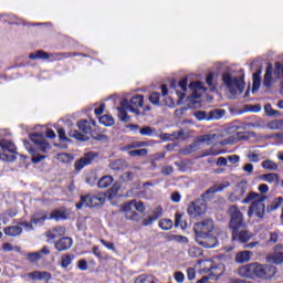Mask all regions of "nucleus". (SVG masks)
Returning <instances> with one entry per match:
<instances>
[{
	"label": "nucleus",
	"mask_w": 283,
	"mask_h": 283,
	"mask_svg": "<svg viewBox=\"0 0 283 283\" xmlns=\"http://www.w3.org/2000/svg\"><path fill=\"white\" fill-rule=\"evenodd\" d=\"M264 200H266V196L260 195L258 192H249L247 197L241 201V205H250L248 209V218H253L255 216L260 220L264 218V213H266V206H264Z\"/></svg>",
	"instance_id": "obj_1"
},
{
	"label": "nucleus",
	"mask_w": 283,
	"mask_h": 283,
	"mask_svg": "<svg viewBox=\"0 0 283 283\" xmlns=\"http://www.w3.org/2000/svg\"><path fill=\"white\" fill-rule=\"evenodd\" d=\"M223 87H226L227 92L230 94V98H235V96H240L242 92H244V77L235 76L232 73H224L222 75Z\"/></svg>",
	"instance_id": "obj_2"
},
{
	"label": "nucleus",
	"mask_w": 283,
	"mask_h": 283,
	"mask_svg": "<svg viewBox=\"0 0 283 283\" xmlns=\"http://www.w3.org/2000/svg\"><path fill=\"white\" fill-rule=\"evenodd\" d=\"M143 95H136L129 102L127 99H123L120 102V106L117 108L120 120L128 123L129 116L127 115V112H132V114H136V116H138V114H140L138 108L143 107Z\"/></svg>",
	"instance_id": "obj_3"
},
{
	"label": "nucleus",
	"mask_w": 283,
	"mask_h": 283,
	"mask_svg": "<svg viewBox=\"0 0 283 283\" xmlns=\"http://www.w3.org/2000/svg\"><path fill=\"white\" fill-rule=\"evenodd\" d=\"M253 279L259 277L260 280H272L277 273V268L271 264L252 263Z\"/></svg>",
	"instance_id": "obj_4"
},
{
	"label": "nucleus",
	"mask_w": 283,
	"mask_h": 283,
	"mask_svg": "<svg viewBox=\"0 0 283 283\" xmlns=\"http://www.w3.org/2000/svg\"><path fill=\"white\" fill-rule=\"evenodd\" d=\"M227 213L230 218L229 229H242L244 227V213L237 205L230 206Z\"/></svg>",
	"instance_id": "obj_5"
},
{
	"label": "nucleus",
	"mask_w": 283,
	"mask_h": 283,
	"mask_svg": "<svg viewBox=\"0 0 283 283\" xmlns=\"http://www.w3.org/2000/svg\"><path fill=\"white\" fill-rule=\"evenodd\" d=\"M123 211L126 212L125 217L127 220L138 222V220H140V216L136 211L143 213V211H145V205L143 201H130L129 203H125L123 206Z\"/></svg>",
	"instance_id": "obj_6"
},
{
	"label": "nucleus",
	"mask_w": 283,
	"mask_h": 283,
	"mask_svg": "<svg viewBox=\"0 0 283 283\" xmlns=\"http://www.w3.org/2000/svg\"><path fill=\"white\" fill-rule=\"evenodd\" d=\"M106 197L103 193L98 195H85L81 197L78 203H76L77 209H83V207H103L105 205Z\"/></svg>",
	"instance_id": "obj_7"
},
{
	"label": "nucleus",
	"mask_w": 283,
	"mask_h": 283,
	"mask_svg": "<svg viewBox=\"0 0 283 283\" xmlns=\"http://www.w3.org/2000/svg\"><path fill=\"white\" fill-rule=\"evenodd\" d=\"M78 130H71L69 136L71 138H75L76 140H82L86 143L90 139V135L92 134V127L90 126V122L81 120L77 123Z\"/></svg>",
	"instance_id": "obj_8"
},
{
	"label": "nucleus",
	"mask_w": 283,
	"mask_h": 283,
	"mask_svg": "<svg viewBox=\"0 0 283 283\" xmlns=\"http://www.w3.org/2000/svg\"><path fill=\"white\" fill-rule=\"evenodd\" d=\"M248 190L249 182H247V180H242L234 186L233 191H231L228 196V200L230 202H239V200H242V198L247 196Z\"/></svg>",
	"instance_id": "obj_9"
},
{
	"label": "nucleus",
	"mask_w": 283,
	"mask_h": 283,
	"mask_svg": "<svg viewBox=\"0 0 283 283\" xmlns=\"http://www.w3.org/2000/svg\"><path fill=\"white\" fill-rule=\"evenodd\" d=\"M207 213V203L202 199L195 200L188 207V214L190 218H200V216H205Z\"/></svg>",
	"instance_id": "obj_10"
},
{
	"label": "nucleus",
	"mask_w": 283,
	"mask_h": 283,
	"mask_svg": "<svg viewBox=\"0 0 283 283\" xmlns=\"http://www.w3.org/2000/svg\"><path fill=\"white\" fill-rule=\"evenodd\" d=\"M195 240L199 247H203V249H213L218 247V239L210 234H200L196 235Z\"/></svg>",
	"instance_id": "obj_11"
},
{
	"label": "nucleus",
	"mask_w": 283,
	"mask_h": 283,
	"mask_svg": "<svg viewBox=\"0 0 283 283\" xmlns=\"http://www.w3.org/2000/svg\"><path fill=\"white\" fill-rule=\"evenodd\" d=\"M195 235H207L213 231V220H203L193 227Z\"/></svg>",
	"instance_id": "obj_12"
},
{
	"label": "nucleus",
	"mask_w": 283,
	"mask_h": 283,
	"mask_svg": "<svg viewBox=\"0 0 283 283\" xmlns=\"http://www.w3.org/2000/svg\"><path fill=\"white\" fill-rule=\"evenodd\" d=\"M232 231V242H240L241 244H247L253 234L247 230L230 229Z\"/></svg>",
	"instance_id": "obj_13"
},
{
	"label": "nucleus",
	"mask_w": 283,
	"mask_h": 283,
	"mask_svg": "<svg viewBox=\"0 0 283 283\" xmlns=\"http://www.w3.org/2000/svg\"><path fill=\"white\" fill-rule=\"evenodd\" d=\"M31 140L39 147L40 151H43V154L52 149V146H50V143H48V140H45V137H43L41 134L31 135Z\"/></svg>",
	"instance_id": "obj_14"
},
{
	"label": "nucleus",
	"mask_w": 283,
	"mask_h": 283,
	"mask_svg": "<svg viewBox=\"0 0 283 283\" xmlns=\"http://www.w3.org/2000/svg\"><path fill=\"white\" fill-rule=\"evenodd\" d=\"M96 154L94 153H86L82 158H80L75 163V169L76 171H81L84 167H87V165H92V160H94V157Z\"/></svg>",
	"instance_id": "obj_15"
},
{
	"label": "nucleus",
	"mask_w": 283,
	"mask_h": 283,
	"mask_svg": "<svg viewBox=\"0 0 283 283\" xmlns=\"http://www.w3.org/2000/svg\"><path fill=\"white\" fill-rule=\"evenodd\" d=\"M45 255H50V248L49 247H43L38 252L29 253L27 255V260L29 262L34 263V262H39V260H43V258H45Z\"/></svg>",
	"instance_id": "obj_16"
},
{
	"label": "nucleus",
	"mask_w": 283,
	"mask_h": 283,
	"mask_svg": "<svg viewBox=\"0 0 283 283\" xmlns=\"http://www.w3.org/2000/svg\"><path fill=\"white\" fill-rule=\"evenodd\" d=\"M189 88L192 92V96L195 98H200V96L207 92V87L202 82H192L190 83Z\"/></svg>",
	"instance_id": "obj_17"
},
{
	"label": "nucleus",
	"mask_w": 283,
	"mask_h": 283,
	"mask_svg": "<svg viewBox=\"0 0 283 283\" xmlns=\"http://www.w3.org/2000/svg\"><path fill=\"white\" fill-rule=\"evenodd\" d=\"M45 220H50V213H48L46 211L38 212L31 217V223L35 224V227L43 226V222H45Z\"/></svg>",
	"instance_id": "obj_18"
},
{
	"label": "nucleus",
	"mask_w": 283,
	"mask_h": 283,
	"mask_svg": "<svg viewBox=\"0 0 283 283\" xmlns=\"http://www.w3.org/2000/svg\"><path fill=\"white\" fill-rule=\"evenodd\" d=\"M27 275H28V277H30V280H34V281L45 280L48 282V281L52 280V274H50V272H45V271H34Z\"/></svg>",
	"instance_id": "obj_19"
},
{
	"label": "nucleus",
	"mask_w": 283,
	"mask_h": 283,
	"mask_svg": "<svg viewBox=\"0 0 283 283\" xmlns=\"http://www.w3.org/2000/svg\"><path fill=\"white\" fill-rule=\"evenodd\" d=\"M55 249L56 251H67L69 249H72V239L64 237L55 242Z\"/></svg>",
	"instance_id": "obj_20"
},
{
	"label": "nucleus",
	"mask_w": 283,
	"mask_h": 283,
	"mask_svg": "<svg viewBox=\"0 0 283 283\" xmlns=\"http://www.w3.org/2000/svg\"><path fill=\"white\" fill-rule=\"evenodd\" d=\"M251 258H253V252L251 251H240L235 254V262L237 264H244L247 262L251 261Z\"/></svg>",
	"instance_id": "obj_21"
},
{
	"label": "nucleus",
	"mask_w": 283,
	"mask_h": 283,
	"mask_svg": "<svg viewBox=\"0 0 283 283\" xmlns=\"http://www.w3.org/2000/svg\"><path fill=\"white\" fill-rule=\"evenodd\" d=\"M238 273L240 277H248L249 280H253V263L242 265L239 268Z\"/></svg>",
	"instance_id": "obj_22"
},
{
	"label": "nucleus",
	"mask_w": 283,
	"mask_h": 283,
	"mask_svg": "<svg viewBox=\"0 0 283 283\" xmlns=\"http://www.w3.org/2000/svg\"><path fill=\"white\" fill-rule=\"evenodd\" d=\"M4 235L9 238H17V235H21L23 233V228L21 226H9L3 229Z\"/></svg>",
	"instance_id": "obj_23"
},
{
	"label": "nucleus",
	"mask_w": 283,
	"mask_h": 283,
	"mask_svg": "<svg viewBox=\"0 0 283 283\" xmlns=\"http://www.w3.org/2000/svg\"><path fill=\"white\" fill-rule=\"evenodd\" d=\"M260 180L269 182V185H280V175L275 172H269L260 176Z\"/></svg>",
	"instance_id": "obj_24"
},
{
	"label": "nucleus",
	"mask_w": 283,
	"mask_h": 283,
	"mask_svg": "<svg viewBox=\"0 0 283 283\" xmlns=\"http://www.w3.org/2000/svg\"><path fill=\"white\" fill-rule=\"evenodd\" d=\"M61 235H65V228L63 227L52 228L46 232L49 240H56V238H61Z\"/></svg>",
	"instance_id": "obj_25"
},
{
	"label": "nucleus",
	"mask_w": 283,
	"mask_h": 283,
	"mask_svg": "<svg viewBox=\"0 0 283 283\" xmlns=\"http://www.w3.org/2000/svg\"><path fill=\"white\" fill-rule=\"evenodd\" d=\"M227 187H230L229 181H226L224 184H217L206 191L203 198H207L210 193H218V191H224Z\"/></svg>",
	"instance_id": "obj_26"
},
{
	"label": "nucleus",
	"mask_w": 283,
	"mask_h": 283,
	"mask_svg": "<svg viewBox=\"0 0 283 283\" xmlns=\"http://www.w3.org/2000/svg\"><path fill=\"white\" fill-rule=\"evenodd\" d=\"M0 147L1 149H3V151H10V154H17V146H14V143L8 139H1Z\"/></svg>",
	"instance_id": "obj_27"
},
{
	"label": "nucleus",
	"mask_w": 283,
	"mask_h": 283,
	"mask_svg": "<svg viewBox=\"0 0 283 283\" xmlns=\"http://www.w3.org/2000/svg\"><path fill=\"white\" fill-rule=\"evenodd\" d=\"M66 218H67V213L63 209L53 210L49 214V220H56V221H59V220H65Z\"/></svg>",
	"instance_id": "obj_28"
},
{
	"label": "nucleus",
	"mask_w": 283,
	"mask_h": 283,
	"mask_svg": "<svg viewBox=\"0 0 283 283\" xmlns=\"http://www.w3.org/2000/svg\"><path fill=\"white\" fill-rule=\"evenodd\" d=\"M25 149H28L30 156H32V163H34V165H39V163L45 160V156L44 155H39L36 154V150H34L33 148H30V146H28V144H25Z\"/></svg>",
	"instance_id": "obj_29"
},
{
	"label": "nucleus",
	"mask_w": 283,
	"mask_h": 283,
	"mask_svg": "<svg viewBox=\"0 0 283 283\" xmlns=\"http://www.w3.org/2000/svg\"><path fill=\"white\" fill-rule=\"evenodd\" d=\"M273 85V66H268L264 80H263V87H271Z\"/></svg>",
	"instance_id": "obj_30"
},
{
	"label": "nucleus",
	"mask_w": 283,
	"mask_h": 283,
	"mask_svg": "<svg viewBox=\"0 0 283 283\" xmlns=\"http://www.w3.org/2000/svg\"><path fill=\"white\" fill-rule=\"evenodd\" d=\"M158 227L163 231H171V229H174V221L167 218L160 219L158 222Z\"/></svg>",
	"instance_id": "obj_31"
},
{
	"label": "nucleus",
	"mask_w": 283,
	"mask_h": 283,
	"mask_svg": "<svg viewBox=\"0 0 283 283\" xmlns=\"http://www.w3.org/2000/svg\"><path fill=\"white\" fill-rule=\"evenodd\" d=\"M227 114L224 109H213L208 113V120H220Z\"/></svg>",
	"instance_id": "obj_32"
},
{
	"label": "nucleus",
	"mask_w": 283,
	"mask_h": 283,
	"mask_svg": "<svg viewBox=\"0 0 283 283\" xmlns=\"http://www.w3.org/2000/svg\"><path fill=\"white\" fill-rule=\"evenodd\" d=\"M140 147H149V144L147 142L133 140L124 146V149L128 151L129 149H140Z\"/></svg>",
	"instance_id": "obj_33"
},
{
	"label": "nucleus",
	"mask_w": 283,
	"mask_h": 283,
	"mask_svg": "<svg viewBox=\"0 0 283 283\" xmlns=\"http://www.w3.org/2000/svg\"><path fill=\"white\" fill-rule=\"evenodd\" d=\"M112 182H114V178L112 176H104L98 180L97 187L99 189H107Z\"/></svg>",
	"instance_id": "obj_34"
},
{
	"label": "nucleus",
	"mask_w": 283,
	"mask_h": 283,
	"mask_svg": "<svg viewBox=\"0 0 283 283\" xmlns=\"http://www.w3.org/2000/svg\"><path fill=\"white\" fill-rule=\"evenodd\" d=\"M268 262H271L272 264H282L283 253L282 252H274V253L268 255Z\"/></svg>",
	"instance_id": "obj_35"
},
{
	"label": "nucleus",
	"mask_w": 283,
	"mask_h": 283,
	"mask_svg": "<svg viewBox=\"0 0 283 283\" xmlns=\"http://www.w3.org/2000/svg\"><path fill=\"white\" fill-rule=\"evenodd\" d=\"M207 264L209 266L207 271H210L216 277H220L224 273V269L213 265V261H208ZM218 269L220 270L218 271Z\"/></svg>",
	"instance_id": "obj_36"
},
{
	"label": "nucleus",
	"mask_w": 283,
	"mask_h": 283,
	"mask_svg": "<svg viewBox=\"0 0 283 283\" xmlns=\"http://www.w3.org/2000/svg\"><path fill=\"white\" fill-rule=\"evenodd\" d=\"M216 138H218V135L216 134L203 135L199 137L198 143H205L206 145H213V143H216Z\"/></svg>",
	"instance_id": "obj_37"
},
{
	"label": "nucleus",
	"mask_w": 283,
	"mask_h": 283,
	"mask_svg": "<svg viewBox=\"0 0 283 283\" xmlns=\"http://www.w3.org/2000/svg\"><path fill=\"white\" fill-rule=\"evenodd\" d=\"M261 167L263 169H266L268 171H277V164L271 159H266L261 164Z\"/></svg>",
	"instance_id": "obj_38"
},
{
	"label": "nucleus",
	"mask_w": 283,
	"mask_h": 283,
	"mask_svg": "<svg viewBox=\"0 0 283 283\" xmlns=\"http://www.w3.org/2000/svg\"><path fill=\"white\" fill-rule=\"evenodd\" d=\"M260 74H262V71H259L253 74V87H252L253 94H255V92L260 90V85L262 83Z\"/></svg>",
	"instance_id": "obj_39"
},
{
	"label": "nucleus",
	"mask_w": 283,
	"mask_h": 283,
	"mask_svg": "<svg viewBox=\"0 0 283 283\" xmlns=\"http://www.w3.org/2000/svg\"><path fill=\"white\" fill-rule=\"evenodd\" d=\"M29 59H32V60H34V59H42V60L45 61L48 59H52V54H49L45 51H38L35 53H31L29 55Z\"/></svg>",
	"instance_id": "obj_40"
},
{
	"label": "nucleus",
	"mask_w": 283,
	"mask_h": 283,
	"mask_svg": "<svg viewBox=\"0 0 283 283\" xmlns=\"http://www.w3.org/2000/svg\"><path fill=\"white\" fill-rule=\"evenodd\" d=\"M200 149V142H195L191 145L187 146L185 149L181 150V154H193V151H198Z\"/></svg>",
	"instance_id": "obj_41"
},
{
	"label": "nucleus",
	"mask_w": 283,
	"mask_h": 283,
	"mask_svg": "<svg viewBox=\"0 0 283 283\" xmlns=\"http://www.w3.org/2000/svg\"><path fill=\"white\" fill-rule=\"evenodd\" d=\"M99 123L105 127H112V125H114V117H112L111 115L101 116Z\"/></svg>",
	"instance_id": "obj_42"
},
{
	"label": "nucleus",
	"mask_w": 283,
	"mask_h": 283,
	"mask_svg": "<svg viewBox=\"0 0 283 283\" xmlns=\"http://www.w3.org/2000/svg\"><path fill=\"white\" fill-rule=\"evenodd\" d=\"M172 242H178L179 244H189V239L185 235L172 234L170 235Z\"/></svg>",
	"instance_id": "obj_43"
},
{
	"label": "nucleus",
	"mask_w": 283,
	"mask_h": 283,
	"mask_svg": "<svg viewBox=\"0 0 283 283\" xmlns=\"http://www.w3.org/2000/svg\"><path fill=\"white\" fill-rule=\"evenodd\" d=\"M175 227H180L181 229H187V222L182 221V214L177 212L175 214Z\"/></svg>",
	"instance_id": "obj_44"
},
{
	"label": "nucleus",
	"mask_w": 283,
	"mask_h": 283,
	"mask_svg": "<svg viewBox=\"0 0 283 283\" xmlns=\"http://www.w3.org/2000/svg\"><path fill=\"white\" fill-rule=\"evenodd\" d=\"M283 198L279 197L276 198L269 207L268 211H275L276 209H280L282 207Z\"/></svg>",
	"instance_id": "obj_45"
},
{
	"label": "nucleus",
	"mask_w": 283,
	"mask_h": 283,
	"mask_svg": "<svg viewBox=\"0 0 283 283\" xmlns=\"http://www.w3.org/2000/svg\"><path fill=\"white\" fill-rule=\"evenodd\" d=\"M57 160H60V163H72L74 157L71 154L62 153L57 155Z\"/></svg>",
	"instance_id": "obj_46"
},
{
	"label": "nucleus",
	"mask_w": 283,
	"mask_h": 283,
	"mask_svg": "<svg viewBox=\"0 0 283 283\" xmlns=\"http://www.w3.org/2000/svg\"><path fill=\"white\" fill-rule=\"evenodd\" d=\"M74 260V256L66 254L62 256L61 266L62 269H67L72 264V261Z\"/></svg>",
	"instance_id": "obj_47"
},
{
	"label": "nucleus",
	"mask_w": 283,
	"mask_h": 283,
	"mask_svg": "<svg viewBox=\"0 0 283 283\" xmlns=\"http://www.w3.org/2000/svg\"><path fill=\"white\" fill-rule=\"evenodd\" d=\"M2 250L4 252H8V251H15V253H20L21 252V248L18 247V245H12L11 243H3L2 244Z\"/></svg>",
	"instance_id": "obj_48"
},
{
	"label": "nucleus",
	"mask_w": 283,
	"mask_h": 283,
	"mask_svg": "<svg viewBox=\"0 0 283 283\" xmlns=\"http://www.w3.org/2000/svg\"><path fill=\"white\" fill-rule=\"evenodd\" d=\"M188 255L190 258H200V255H202V250L198 247H192L188 250Z\"/></svg>",
	"instance_id": "obj_49"
},
{
	"label": "nucleus",
	"mask_w": 283,
	"mask_h": 283,
	"mask_svg": "<svg viewBox=\"0 0 283 283\" xmlns=\"http://www.w3.org/2000/svg\"><path fill=\"white\" fill-rule=\"evenodd\" d=\"M206 83L210 92H216V84L213 83V73H209L206 77Z\"/></svg>",
	"instance_id": "obj_50"
},
{
	"label": "nucleus",
	"mask_w": 283,
	"mask_h": 283,
	"mask_svg": "<svg viewBox=\"0 0 283 283\" xmlns=\"http://www.w3.org/2000/svg\"><path fill=\"white\" fill-rule=\"evenodd\" d=\"M193 115L197 120H209V114L205 111L195 112Z\"/></svg>",
	"instance_id": "obj_51"
},
{
	"label": "nucleus",
	"mask_w": 283,
	"mask_h": 283,
	"mask_svg": "<svg viewBox=\"0 0 283 283\" xmlns=\"http://www.w3.org/2000/svg\"><path fill=\"white\" fill-rule=\"evenodd\" d=\"M163 213H164L163 207H157L155 208L150 217H153L154 221L156 222V220H158L159 218H163Z\"/></svg>",
	"instance_id": "obj_52"
},
{
	"label": "nucleus",
	"mask_w": 283,
	"mask_h": 283,
	"mask_svg": "<svg viewBox=\"0 0 283 283\" xmlns=\"http://www.w3.org/2000/svg\"><path fill=\"white\" fill-rule=\"evenodd\" d=\"M149 101L153 105H160V93H151Z\"/></svg>",
	"instance_id": "obj_53"
},
{
	"label": "nucleus",
	"mask_w": 283,
	"mask_h": 283,
	"mask_svg": "<svg viewBox=\"0 0 283 283\" xmlns=\"http://www.w3.org/2000/svg\"><path fill=\"white\" fill-rule=\"evenodd\" d=\"M128 154L133 157L147 156V149L142 148V149L130 150V151H128Z\"/></svg>",
	"instance_id": "obj_54"
},
{
	"label": "nucleus",
	"mask_w": 283,
	"mask_h": 283,
	"mask_svg": "<svg viewBox=\"0 0 283 283\" xmlns=\"http://www.w3.org/2000/svg\"><path fill=\"white\" fill-rule=\"evenodd\" d=\"M139 134L140 136H151L154 134V130L150 126H145L139 129Z\"/></svg>",
	"instance_id": "obj_55"
},
{
	"label": "nucleus",
	"mask_w": 283,
	"mask_h": 283,
	"mask_svg": "<svg viewBox=\"0 0 283 283\" xmlns=\"http://www.w3.org/2000/svg\"><path fill=\"white\" fill-rule=\"evenodd\" d=\"M182 136H185V133L182 130H179L178 133H174L172 135H164V138H166L167 140H171V137H172L178 140L182 138Z\"/></svg>",
	"instance_id": "obj_56"
},
{
	"label": "nucleus",
	"mask_w": 283,
	"mask_h": 283,
	"mask_svg": "<svg viewBox=\"0 0 283 283\" xmlns=\"http://www.w3.org/2000/svg\"><path fill=\"white\" fill-rule=\"evenodd\" d=\"M174 280L177 282V283H185V273L180 272V271H177L174 273Z\"/></svg>",
	"instance_id": "obj_57"
},
{
	"label": "nucleus",
	"mask_w": 283,
	"mask_h": 283,
	"mask_svg": "<svg viewBox=\"0 0 283 283\" xmlns=\"http://www.w3.org/2000/svg\"><path fill=\"white\" fill-rule=\"evenodd\" d=\"M187 277L191 282L192 280H196V269L188 268L187 269Z\"/></svg>",
	"instance_id": "obj_58"
},
{
	"label": "nucleus",
	"mask_w": 283,
	"mask_h": 283,
	"mask_svg": "<svg viewBox=\"0 0 283 283\" xmlns=\"http://www.w3.org/2000/svg\"><path fill=\"white\" fill-rule=\"evenodd\" d=\"M59 138L60 140H64V143H67L70 138H67V135L65 134V129L60 128L57 129Z\"/></svg>",
	"instance_id": "obj_59"
},
{
	"label": "nucleus",
	"mask_w": 283,
	"mask_h": 283,
	"mask_svg": "<svg viewBox=\"0 0 283 283\" xmlns=\"http://www.w3.org/2000/svg\"><path fill=\"white\" fill-rule=\"evenodd\" d=\"M248 158H249L250 163H260V155H258L255 153H249Z\"/></svg>",
	"instance_id": "obj_60"
},
{
	"label": "nucleus",
	"mask_w": 283,
	"mask_h": 283,
	"mask_svg": "<svg viewBox=\"0 0 283 283\" xmlns=\"http://www.w3.org/2000/svg\"><path fill=\"white\" fill-rule=\"evenodd\" d=\"M32 224H34V223H32V221L31 222H28V221L20 222V226L23 227V229H25L27 231L34 230V227Z\"/></svg>",
	"instance_id": "obj_61"
},
{
	"label": "nucleus",
	"mask_w": 283,
	"mask_h": 283,
	"mask_svg": "<svg viewBox=\"0 0 283 283\" xmlns=\"http://www.w3.org/2000/svg\"><path fill=\"white\" fill-rule=\"evenodd\" d=\"M101 244H103V247L108 249V251H116V248L114 247V244L112 242H107V241L101 239Z\"/></svg>",
	"instance_id": "obj_62"
},
{
	"label": "nucleus",
	"mask_w": 283,
	"mask_h": 283,
	"mask_svg": "<svg viewBox=\"0 0 283 283\" xmlns=\"http://www.w3.org/2000/svg\"><path fill=\"white\" fill-rule=\"evenodd\" d=\"M119 189H120L119 185H117V184L113 185L112 188L109 189V196L112 198H114V196H116V193H118Z\"/></svg>",
	"instance_id": "obj_63"
},
{
	"label": "nucleus",
	"mask_w": 283,
	"mask_h": 283,
	"mask_svg": "<svg viewBox=\"0 0 283 283\" xmlns=\"http://www.w3.org/2000/svg\"><path fill=\"white\" fill-rule=\"evenodd\" d=\"M280 122L279 120H274V122H270L269 124H268V127H269V129H274V130H276V129H280Z\"/></svg>",
	"instance_id": "obj_64"
}]
</instances>
